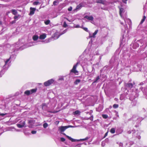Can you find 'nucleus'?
<instances>
[{
  "instance_id": "1",
  "label": "nucleus",
  "mask_w": 147,
  "mask_h": 147,
  "mask_svg": "<svg viewBox=\"0 0 147 147\" xmlns=\"http://www.w3.org/2000/svg\"><path fill=\"white\" fill-rule=\"evenodd\" d=\"M80 58H78L77 62L76 64L74 65L72 69L71 70V72L76 74L78 73V71L76 70V67L79 64L81 65L82 66H85L87 63L88 59L86 58H84L83 59L80 60Z\"/></svg>"
},
{
  "instance_id": "2",
  "label": "nucleus",
  "mask_w": 147,
  "mask_h": 147,
  "mask_svg": "<svg viewBox=\"0 0 147 147\" xmlns=\"http://www.w3.org/2000/svg\"><path fill=\"white\" fill-rule=\"evenodd\" d=\"M11 58V56L6 60L3 59L1 60V64H4V65L3 67V69L1 71V75H3L9 67L10 63L11 62V61H10Z\"/></svg>"
},
{
  "instance_id": "3",
  "label": "nucleus",
  "mask_w": 147,
  "mask_h": 147,
  "mask_svg": "<svg viewBox=\"0 0 147 147\" xmlns=\"http://www.w3.org/2000/svg\"><path fill=\"white\" fill-rule=\"evenodd\" d=\"M141 45L140 46L142 47L143 49H144L147 46V42L144 41L142 39H140L138 40L136 42H134L133 46V47L134 49H136L139 46V44Z\"/></svg>"
},
{
  "instance_id": "4",
  "label": "nucleus",
  "mask_w": 147,
  "mask_h": 147,
  "mask_svg": "<svg viewBox=\"0 0 147 147\" xmlns=\"http://www.w3.org/2000/svg\"><path fill=\"white\" fill-rule=\"evenodd\" d=\"M143 119H144L142 118V117H139L137 115H133L132 117L129 119L133 121H137L136 123H139Z\"/></svg>"
},
{
  "instance_id": "5",
  "label": "nucleus",
  "mask_w": 147,
  "mask_h": 147,
  "mask_svg": "<svg viewBox=\"0 0 147 147\" xmlns=\"http://www.w3.org/2000/svg\"><path fill=\"white\" fill-rule=\"evenodd\" d=\"M61 34L59 35L57 33H55L53 36L49 39V41L47 42H49L51 40H56L58 38Z\"/></svg>"
},
{
  "instance_id": "6",
  "label": "nucleus",
  "mask_w": 147,
  "mask_h": 147,
  "mask_svg": "<svg viewBox=\"0 0 147 147\" xmlns=\"http://www.w3.org/2000/svg\"><path fill=\"white\" fill-rule=\"evenodd\" d=\"M135 84V83L134 82H133L132 83L128 82L127 83L125 84V86L127 88L131 89L134 87Z\"/></svg>"
},
{
  "instance_id": "7",
  "label": "nucleus",
  "mask_w": 147,
  "mask_h": 147,
  "mask_svg": "<svg viewBox=\"0 0 147 147\" xmlns=\"http://www.w3.org/2000/svg\"><path fill=\"white\" fill-rule=\"evenodd\" d=\"M54 82V80L53 79H51L44 83V85L46 86H47L51 85Z\"/></svg>"
},
{
  "instance_id": "8",
  "label": "nucleus",
  "mask_w": 147,
  "mask_h": 147,
  "mask_svg": "<svg viewBox=\"0 0 147 147\" xmlns=\"http://www.w3.org/2000/svg\"><path fill=\"white\" fill-rule=\"evenodd\" d=\"M123 19H124L125 22V23H127L129 25V27H130L131 26V20L129 19H128L127 18H124L123 17Z\"/></svg>"
},
{
  "instance_id": "9",
  "label": "nucleus",
  "mask_w": 147,
  "mask_h": 147,
  "mask_svg": "<svg viewBox=\"0 0 147 147\" xmlns=\"http://www.w3.org/2000/svg\"><path fill=\"white\" fill-rule=\"evenodd\" d=\"M98 32V30H96L94 33H93L92 34H91L90 33H89V38H94L95 37L96 35L97 34Z\"/></svg>"
},
{
  "instance_id": "10",
  "label": "nucleus",
  "mask_w": 147,
  "mask_h": 147,
  "mask_svg": "<svg viewBox=\"0 0 147 147\" xmlns=\"http://www.w3.org/2000/svg\"><path fill=\"white\" fill-rule=\"evenodd\" d=\"M84 18L91 21H92L94 20V18L92 16H89L87 15H86L84 17Z\"/></svg>"
},
{
  "instance_id": "11",
  "label": "nucleus",
  "mask_w": 147,
  "mask_h": 147,
  "mask_svg": "<svg viewBox=\"0 0 147 147\" xmlns=\"http://www.w3.org/2000/svg\"><path fill=\"white\" fill-rule=\"evenodd\" d=\"M68 127L67 126H62L59 128V130L61 133L64 131Z\"/></svg>"
},
{
  "instance_id": "12",
  "label": "nucleus",
  "mask_w": 147,
  "mask_h": 147,
  "mask_svg": "<svg viewBox=\"0 0 147 147\" xmlns=\"http://www.w3.org/2000/svg\"><path fill=\"white\" fill-rule=\"evenodd\" d=\"M136 94V93L135 92H133L132 94H131L130 96V97L129 98V99L130 100H134L135 99L136 97L135 96H134V94Z\"/></svg>"
},
{
  "instance_id": "13",
  "label": "nucleus",
  "mask_w": 147,
  "mask_h": 147,
  "mask_svg": "<svg viewBox=\"0 0 147 147\" xmlns=\"http://www.w3.org/2000/svg\"><path fill=\"white\" fill-rule=\"evenodd\" d=\"M30 11L29 15H32L34 14V12L36 10V9L34 8H32L31 7L30 8Z\"/></svg>"
},
{
  "instance_id": "14",
  "label": "nucleus",
  "mask_w": 147,
  "mask_h": 147,
  "mask_svg": "<svg viewBox=\"0 0 147 147\" xmlns=\"http://www.w3.org/2000/svg\"><path fill=\"white\" fill-rule=\"evenodd\" d=\"M119 14L122 18L123 17L122 16V13L125 11L124 9L122 7H119Z\"/></svg>"
},
{
  "instance_id": "15",
  "label": "nucleus",
  "mask_w": 147,
  "mask_h": 147,
  "mask_svg": "<svg viewBox=\"0 0 147 147\" xmlns=\"http://www.w3.org/2000/svg\"><path fill=\"white\" fill-rule=\"evenodd\" d=\"M123 131V128L121 127L118 128L116 131V132L118 134H121Z\"/></svg>"
},
{
  "instance_id": "16",
  "label": "nucleus",
  "mask_w": 147,
  "mask_h": 147,
  "mask_svg": "<svg viewBox=\"0 0 147 147\" xmlns=\"http://www.w3.org/2000/svg\"><path fill=\"white\" fill-rule=\"evenodd\" d=\"M67 137L72 142H75L76 141H80V140H77L75 139H74L69 137L68 136H67Z\"/></svg>"
},
{
  "instance_id": "17",
  "label": "nucleus",
  "mask_w": 147,
  "mask_h": 147,
  "mask_svg": "<svg viewBox=\"0 0 147 147\" xmlns=\"http://www.w3.org/2000/svg\"><path fill=\"white\" fill-rule=\"evenodd\" d=\"M67 137L72 142H75L76 141H80V140H77L75 139H74L69 137L68 136H67Z\"/></svg>"
},
{
  "instance_id": "18",
  "label": "nucleus",
  "mask_w": 147,
  "mask_h": 147,
  "mask_svg": "<svg viewBox=\"0 0 147 147\" xmlns=\"http://www.w3.org/2000/svg\"><path fill=\"white\" fill-rule=\"evenodd\" d=\"M46 36L47 35L46 34H43L40 36L39 38L42 40L44 39L46 37Z\"/></svg>"
},
{
  "instance_id": "19",
  "label": "nucleus",
  "mask_w": 147,
  "mask_h": 147,
  "mask_svg": "<svg viewBox=\"0 0 147 147\" xmlns=\"http://www.w3.org/2000/svg\"><path fill=\"white\" fill-rule=\"evenodd\" d=\"M141 90L144 93H145L147 96V88L143 87H141L140 88Z\"/></svg>"
},
{
  "instance_id": "20",
  "label": "nucleus",
  "mask_w": 147,
  "mask_h": 147,
  "mask_svg": "<svg viewBox=\"0 0 147 147\" xmlns=\"http://www.w3.org/2000/svg\"><path fill=\"white\" fill-rule=\"evenodd\" d=\"M82 7V3H80L79 5L76 6V8L75 10H78L80 9Z\"/></svg>"
},
{
  "instance_id": "21",
  "label": "nucleus",
  "mask_w": 147,
  "mask_h": 147,
  "mask_svg": "<svg viewBox=\"0 0 147 147\" xmlns=\"http://www.w3.org/2000/svg\"><path fill=\"white\" fill-rule=\"evenodd\" d=\"M92 112V110H90L89 112H88V113L89 114V115H90L91 116L88 118V119H90V120L92 121L93 120V115L91 114V113Z\"/></svg>"
},
{
  "instance_id": "22",
  "label": "nucleus",
  "mask_w": 147,
  "mask_h": 147,
  "mask_svg": "<svg viewBox=\"0 0 147 147\" xmlns=\"http://www.w3.org/2000/svg\"><path fill=\"white\" fill-rule=\"evenodd\" d=\"M132 102L131 104V106L132 107L133 106H135L137 103V101L136 100H131Z\"/></svg>"
},
{
  "instance_id": "23",
  "label": "nucleus",
  "mask_w": 147,
  "mask_h": 147,
  "mask_svg": "<svg viewBox=\"0 0 147 147\" xmlns=\"http://www.w3.org/2000/svg\"><path fill=\"white\" fill-rule=\"evenodd\" d=\"M124 28H125V30H123V29H122V30H121V31H122V32L123 33V36H124V33L125 32V30H128V27H127V24H126L124 26Z\"/></svg>"
},
{
  "instance_id": "24",
  "label": "nucleus",
  "mask_w": 147,
  "mask_h": 147,
  "mask_svg": "<svg viewBox=\"0 0 147 147\" xmlns=\"http://www.w3.org/2000/svg\"><path fill=\"white\" fill-rule=\"evenodd\" d=\"M8 130L11 131H15L16 130L14 127H9L8 128Z\"/></svg>"
},
{
  "instance_id": "25",
  "label": "nucleus",
  "mask_w": 147,
  "mask_h": 147,
  "mask_svg": "<svg viewBox=\"0 0 147 147\" xmlns=\"http://www.w3.org/2000/svg\"><path fill=\"white\" fill-rule=\"evenodd\" d=\"M47 108V105L46 104L43 103L42 104V109L43 110H45Z\"/></svg>"
},
{
  "instance_id": "26",
  "label": "nucleus",
  "mask_w": 147,
  "mask_h": 147,
  "mask_svg": "<svg viewBox=\"0 0 147 147\" xmlns=\"http://www.w3.org/2000/svg\"><path fill=\"white\" fill-rule=\"evenodd\" d=\"M37 90V88H35L34 89H33L30 90L31 94H32L33 93H35L36 92Z\"/></svg>"
},
{
  "instance_id": "27",
  "label": "nucleus",
  "mask_w": 147,
  "mask_h": 147,
  "mask_svg": "<svg viewBox=\"0 0 147 147\" xmlns=\"http://www.w3.org/2000/svg\"><path fill=\"white\" fill-rule=\"evenodd\" d=\"M146 18V16H144L143 17V18L141 20L140 23V24H142L144 22V21L145 20Z\"/></svg>"
},
{
  "instance_id": "28",
  "label": "nucleus",
  "mask_w": 147,
  "mask_h": 147,
  "mask_svg": "<svg viewBox=\"0 0 147 147\" xmlns=\"http://www.w3.org/2000/svg\"><path fill=\"white\" fill-rule=\"evenodd\" d=\"M24 94L27 95H29L31 94L30 90H27L24 92Z\"/></svg>"
},
{
  "instance_id": "29",
  "label": "nucleus",
  "mask_w": 147,
  "mask_h": 147,
  "mask_svg": "<svg viewBox=\"0 0 147 147\" xmlns=\"http://www.w3.org/2000/svg\"><path fill=\"white\" fill-rule=\"evenodd\" d=\"M115 129L114 128H112L111 129L110 131V132L111 133L113 134H114L115 132Z\"/></svg>"
},
{
  "instance_id": "30",
  "label": "nucleus",
  "mask_w": 147,
  "mask_h": 147,
  "mask_svg": "<svg viewBox=\"0 0 147 147\" xmlns=\"http://www.w3.org/2000/svg\"><path fill=\"white\" fill-rule=\"evenodd\" d=\"M11 11L13 14L14 15H16L17 13V11L15 9H12Z\"/></svg>"
},
{
  "instance_id": "31",
  "label": "nucleus",
  "mask_w": 147,
  "mask_h": 147,
  "mask_svg": "<svg viewBox=\"0 0 147 147\" xmlns=\"http://www.w3.org/2000/svg\"><path fill=\"white\" fill-rule=\"evenodd\" d=\"M100 78L99 76H98L96 78V79L94 80V81L93 82V83H96L97 82L98 80L100 79Z\"/></svg>"
},
{
  "instance_id": "32",
  "label": "nucleus",
  "mask_w": 147,
  "mask_h": 147,
  "mask_svg": "<svg viewBox=\"0 0 147 147\" xmlns=\"http://www.w3.org/2000/svg\"><path fill=\"white\" fill-rule=\"evenodd\" d=\"M17 127L19 128H21L24 126V125H21L19 123L17 124Z\"/></svg>"
},
{
  "instance_id": "33",
  "label": "nucleus",
  "mask_w": 147,
  "mask_h": 147,
  "mask_svg": "<svg viewBox=\"0 0 147 147\" xmlns=\"http://www.w3.org/2000/svg\"><path fill=\"white\" fill-rule=\"evenodd\" d=\"M29 47L35 45V43L34 42H31L28 44Z\"/></svg>"
},
{
  "instance_id": "34",
  "label": "nucleus",
  "mask_w": 147,
  "mask_h": 147,
  "mask_svg": "<svg viewBox=\"0 0 147 147\" xmlns=\"http://www.w3.org/2000/svg\"><path fill=\"white\" fill-rule=\"evenodd\" d=\"M97 2L99 3H102L103 4H105V2L104 0H100L97 1Z\"/></svg>"
},
{
  "instance_id": "35",
  "label": "nucleus",
  "mask_w": 147,
  "mask_h": 147,
  "mask_svg": "<svg viewBox=\"0 0 147 147\" xmlns=\"http://www.w3.org/2000/svg\"><path fill=\"white\" fill-rule=\"evenodd\" d=\"M38 37L36 35H35L33 37V39L34 41L37 40L38 38Z\"/></svg>"
},
{
  "instance_id": "36",
  "label": "nucleus",
  "mask_w": 147,
  "mask_h": 147,
  "mask_svg": "<svg viewBox=\"0 0 147 147\" xmlns=\"http://www.w3.org/2000/svg\"><path fill=\"white\" fill-rule=\"evenodd\" d=\"M80 82V79H77L74 82L75 84L76 85L78 84Z\"/></svg>"
},
{
  "instance_id": "37",
  "label": "nucleus",
  "mask_w": 147,
  "mask_h": 147,
  "mask_svg": "<svg viewBox=\"0 0 147 147\" xmlns=\"http://www.w3.org/2000/svg\"><path fill=\"white\" fill-rule=\"evenodd\" d=\"M59 1H53V4L55 6L59 4Z\"/></svg>"
},
{
  "instance_id": "38",
  "label": "nucleus",
  "mask_w": 147,
  "mask_h": 147,
  "mask_svg": "<svg viewBox=\"0 0 147 147\" xmlns=\"http://www.w3.org/2000/svg\"><path fill=\"white\" fill-rule=\"evenodd\" d=\"M19 123H20L21 125H24V126L25 125V121H23V120H21L19 122Z\"/></svg>"
},
{
  "instance_id": "39",
  "label": "nucleus",
  "mask_w": 147,
  "mask_h": 147,
  "mask_svg": "<svg viewBox=\"0 0 147 147\" xmlns=\"http://www.w3.org/2000/svg\"><path fill=\"white\" fill-rule=\"evenodd\" d=\"M50 22L49 20H47L45 21L44 22L45 24L47 25L49 24Z\"/></svg>"
},
{
  "instance_id": "40",
  "label": "nucleus",
  "mask_w": 147,
  "mask_h": 147,
  "mask_svg": "<svg viewBox=\"0 0 147 147\" xmlns=\"http://www.w3.org/2000/svg\"><path fill=\"white\" fill-rule=\"evenodd\" d=\"M40 3L38 1H36L34 2L33 3V4L34 5H37L38 4H40Z\"/></svg>"
},
{
  "instance_id": "41",
  "label": "nucleus",
  "mask_w": 147,
  "mask_h": 147,
  "mask_svg": "<svg viewBox=\"0 0 147 147\" xmlns=\"http://www.w3.org/2000/svg\"><path fill=\"white\" fill-rule=\"evenodd\" d=\"M89 137H87L85 138L80 139V141L86 140L89 139Z\"/></svg>"
},
{
  "instance_id": "42",
  "label": "nucleus",
  "mask_w": 147,
  "mask_h": 147,
  "mask_svg": "<svg viewBox=\"0 0 147 147\" xmlns=\"http://www.w3.org/2000/svg\"><path fill=\"white\" fill-rule=\"evenodd\" d=\"M43 126L44 128H46L48 126V124L47 123H45L43 124Z\"/></svg>"
},
{
  "instance_id": "43",
  "label": "nucleus",
  "mask_w": 147,
  "mask_h": 147,
  "mask_svg": "<svg viewBox=\"0 0 147 147\" xmlns=\"http://www.w3.org/2000/svg\"><path fill=\"white\" fill-rule=\"evenodd\" d=\"M80 113V112L78 110L74 112V114L75 115H79Z\"/></svg>"
},
{
  "instance_id": "44",
  "label": "nucleus",
  "mask_w": 147,
  "mask_h": 147,
  "mask_svg": "<svg viewBox=\"0 0 147 147\" xmlns=\"http://www.w3.org/2000/svg\"><path fill=\"white\" fill-rule=\"evenodd\" d=\"M119 105L118 104H114L113 105V107L115 109H116L118 107Z\"/></svg>"
},
{
  "instance_id": "45",
  "label": "nucleus",
  "mask_w": 147,
  "mask_h": 147,
  "mask_svg": "<svg viewBox=\"0 0 147 147\" xmlns=\"http://www.w3.org/2000/svg\"><path fill=\"white\" fill-rule=\"evenodd\" d=\"M102 117L104 119H107L108 117V116L107 115L103 114L102 115Z\"/></svg>"
},
{
  "instance_id": "46",
  "label": "nucleus",
  "mask_w": 147,
  "mask_h": 147,
  "mask_svg": "<svg viewBox=\"0 0 147 147\" xmlns=\"http://www.w3.org/2000/svg\"><path fill=\"white\" fill-rule=\"evenodd\" d=\"M74 27L75 28H82V26L81 27H80V26H79V25L78 24L74 25Z\"/></svg>"
},
{
  "instance_id": "47",
  "label": "nucleus",
  "mask_w": 147,
  "mask_h": 147,
  "mask_svg": "<svg viewBox=\"0 0 147 147\" xmlns=\"http://www.w3.org/2000/svg\"><path fill=\"white\" fill-rule=\"evenodd\" d=\"M67 25L65 22H64L63 24V26L64 27L66 28L67 26Z\"/></svg>"
},
{
  "instance_id": "48",
  "label": "nucleus",
  "mask_w": 147,
  "mask_h": 147,
  "mask_svg": "<svg viewBox=\"0 0 147 147\" xmlns=\"http://www.w3.org/2000/svg\"><path fill=\"white\" fill-rule=\"evenodd\" d=\"M117 143L119 145V147L123 146V143L121 142H117Z\"/></svg>"
},
{
  "instance_id": "49",
  "label": "nucleus",
  "mask_w": 147,
  "mask_h": 147,
  "mask_svg": "<svg viewBox=\"0 0 147 147\" xmlns=\"http://www.w3.org/2000/svg\"><path fill=\"white\" fill-rule=\"evenodd\" d=\"M61 141L62 142H64L65 140V139L63 138H60Z\"/></svg>"
},
{
  "instance_id": "50",
  "label": "nucleus",
  "mask_w": 147,
  "mask_h": 147,
  "mask_svg": "<svg viewBox=\"0 0 147 147\" xmlns=\"http://www.w3.org/2000/svg\"><path fill=\"white\" fill-rule=\"evenodd\" d=\"M105 142L107 143H109V139L106 138L105 140Z\"/></svg>"
},
{
  "instance_id": "51",
  "label": "nucleus",
  "mask_w": 147,
  "mask_h": 147,
  "mask_svg": "<svg viewBox=\"0 0 147 147\" xmlns=\"http://www.w3.org/2000/svg\"><path fill=\"white\" fill-rule=\"evenodd\" d=\"M82 28H83L84 30L87 32H88L89 31L88 30V28H83L82 27Z\"/></svg>"
},
{
  "instance_id": "52",
  "label": "nucleus",
  "mask_w": 147,
  "mask_h": 147,
  "mask_svg": "<svg viewBox=\"0 0 147 147\" xmlns=\"http://www.w3.org/2000/svg\"><path fill=\"white\" fill-rule=\"evenodd\" d=\"M72 7L70 6L68 9V10L69 11H71L72 10Z\"/></svg>"
},
{
  "instance_id": "53",
  "label": "nucleus",
  "mask_w": 147,
  "mask_h": 147,
  "mask_svg": "<svg viewBox=\"0 0 147 147\" xmlns=\"http://www.w3.org/2000/svg\"><path fill=\"white\" fill-rule=\"evenodd\" d=\"M31 132L32 134H34L36 133V131H34V130L32 131H31Z\"/></svg>"
},
{
  "instance_id": "54",
  "label": "nucleus",
  "mask_w": 147,
  "mask_h": 147,
  "mask_svg": "<svg viewBox=\"0 0 147 147\" xmlns=\"http://www.w3.org/2000/svg\"><path fill=\"white\" fill-rule=\"evenodd\" d=\"M128 0H122V1L125 4H127V1Z\"/></svg>"
},
{
  "instance_id": "55",
  "label": "nucleus",
  "mask_w": 147,
  "mask_h": 147,
  "mask_svg": "<svg viewBox=\"0 0 147 147\" xmlns=\"http://www.w3.org/2000/svg\"><path fill=\"white\" fill-rule=\"evenodd\" d=\"M108 131H107L105 134V135L103 137V138H105L108 135Z\"/></svg>"
},
{
  "instance_id": "56",
  "label": "nucleus",
  "mask_w": 147,
  "mask_h": 147,
  "mask_svg": "<svg viewBox=\"0 0 147 147\" xmlns=\"http://www.w3.org/2000/svg\"><path fill=\"white\" fill-rule=\"evenodd\" d=\"M91 40L89 41V44H90V43H92V42L93 41V39H93V38H91Z\"/></svg>"
},
{
  "instance_id": "57",
  "label": "nucleus",
  "mask_w": 147,
  "mask_h": 147,
  "mask_svg": "<svg viewBox=\"0 0 147 147\" xmlns=\"http://www.w3.org/2000/svg\"><path fill=\"white\" fill-rule=\"evenodd\" d=\"M6 114V113H5V114L1 113V114H0L1 117V116L3 117Z\"/></svg>"
},
{
  "instance_id": "58",
  "label": "nucleus",
  "mask_w": 147,
  "mask_h": 147,
  "mask_svg": "<svg viewBox=\"0 0 147 147\" xmlns=\"http://www.w3.org/2000/svg\"><path fill=\"white\" fill-rule=\"evenodd\" d=\"M105 143L103 142H102L101 143V145L102 146H105Z\"/></svg>"
},
{
  "instance_id": "59",
  "label": "nucleus",
  "mask_w": 147,
  "mask_h": 147,
  "mask_svg": "<svg viewBox=\"0 0 147 147\" xmlns=\"http://www.w3.org/2000/svg\"><path fill=\"white\" fill-rule=\"evenodd\" d=\"M15 22H16V21L15 20H13V21H12L11 22V24H13L14 23H15Z\"/></svg>"
},
{
  "instance_id": "60",
  "label": "nucleus",
  "mask_w": 147,
  "mask_h": 147,
  "mask_svg": "<svg viewBox=\"0 0 147 147\" xmlns=\"http://www.w3.org/2000/svg\"><path fill=\"white\" fill-rule=\"evenodd\" d=\"M136 137L139 139H140L141 138V137L140 136H136Z\"/></svg>"
},
{
  "instance_id": "61",
  "label": "nucleus",
  "mask_w": 147,
  "mask_h": 147,
  "mask_svg": "<svg viewBox=\"0 0 147 147\" xmlns=\"http://www.w3.org/2000/svg\"><path fill=\"white\" fill-rule=\"evenodd\" d=\"M18 18V16H15L14 17V19H17Z\"/></svg>"
},
{
  "instance_id": "62",
  "label": "nucleus",
  "mask_w": 147,
  "mask_h": 147,
  "mask_svg": "<svg viewBox=\"0 0 147 147\" xmlns=\"http://www.w3.org/2000/svg\"><path fill=\"white\" fill-rule=\"evenodd\" d=\"M127 133L128 134H130L131 133V131H129L127 132Z\"/></svg>"
},
{
  "instance_id": "63",
  "label": "nucleus",
  "mask_w": 147,
  "mask_h": 147,
  "mask_svg": "<svg viewBox=\"0 0 147 147\" xmlns=\"http://www.w3.org/2000/svg\"><path fill=\"white\" fill-rule=\"evenodd\" d=\"M144 84V83L143 82H141V83H140L139 84H140V85H143V84Z\"/></svg>"
},
{
  "instance_id": "64",
  "label": "nucleus",
  "mask_w": 147,
  "mask_h": 147,
  "mask_svg": "<svg viewBox=\"0 0 147 147\" xmlns=\"http://www.w3.org/2000/svg\"><path fill=\"white\" fill-rule=\"evenodd\" d=\"M76 146H78V147H81V146H80V144H78Z\"/></svg>"
}]
</instances>
